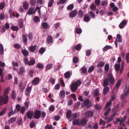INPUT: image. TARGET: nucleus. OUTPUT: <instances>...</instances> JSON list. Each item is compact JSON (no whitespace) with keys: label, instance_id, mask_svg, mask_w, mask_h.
<instances>
[{"label":"nucleus","instance_id":"1","mask_svg":"<svg viewBox=\"0 0 129 129\" xmlns=\"http://www.w3.org/2000/svg\"><path fill=\"white\" fill-rule=\"evenodd\" d=\"M81 83V81L79 80H78L76 82L73 83L71 85V91L73 92H75Z\"/></svg>","mask_w":129,"mask_h":129},{"label":"nucleus","instance_id":"2","mask_svg":"<svg viewBox=\"0 0 129 129\" xmlns=\"http://www.w3.org/2000/svg\"><path fill=\"white\" fill-rule=\"evenodd\" d=\"M9 100L8 97L7 95L3 94L0 96V106L8 103Z\"/></svg>","mask_w":129,"mask_h":129},{"label":"nucleus","instance_id":"3","mask_svg":"<svg viewBox=\"0 0 129 129\" xmlns=\"http://www.w3.org/2000/svg\"><path fill=\"white\" fill-rule=\"evenodd\" d=\"M108 78L110 83L111 84H113L115 82V79L112 74L111 73H109L108 74Z\"/></svg>","mask_w":129,"mask_h":129},{"label":"nucleus","instance_id":"4","mask_svg":"<svg viewBox=\"0 0 129 129\" xmlns=\"http://www.w3.org/2000/svg\"><path fill=\"white\" fill-rule=\"evenodd\" d=\"M81 48V45L79 44L77 45L76 46H73L71 48V49L73 51H75L76 50H80Z\"/></svg>","mask_w":129,"mask_h":129},{"label":"nucleus","instance_id":"5","mask_svg":"<svg viewBox=\"0 0 129 129\" xmlns=\"http://www.w3.org/2000/svg\"><path fill=\"white\" fill-rule=\"evenodd\" d=\"M26 116L28 119H31L33 115V112L32 111L29 110L26 112Z\"/></svg>","mask_w":129,"mask_h":129},{"label":"nucleus","instance_id":"6","mask_svg":"<svg viewBox=\"0 0 129 129\" xmlns=\"http://www.w3.org/2000/svg\"><path fill=\"white\" fill-rule=\"evenodd\" d=\"M41 113L40 111L36 110L35 112L34 115V118L36 119H39L41 117Z\"/></svg>","mask_w":129,"mask_h":129},{"label":"nucleus","instance_id":"7","mask_svg":"<svg viewBox=\"0 0 129 129\" xmlns=\"http://www.w3.org/2000/svg\"><path fill=\"white\" fill-rule=\"evenodd\" d=\"M53 39L52 37L50 35H48L46 39V42L47 44H50L53 42Z\"/></svg>","mask_w":129,"mask_h":129},{"label":"nucleus","instance_id":"8","mask_svg":"<svg viewBox=\"0 0 129 129\" xmlns=\"http://www.w3.org/2000/svg\"><path fill=\"white\" fill-rule=\"evenodd\" d=\"M93 115V112L91 111L87 112L85 114V116L87 117H92Z\"/></svg>","mask_w":129,"mask_h":129},{"label":"nucleus","instance_id":"9","mask_svg":"<svg viewBox=\"0 0 129 129\" xmlns=\"http://www.w3.org/2000/svg\"><path fill=\"white\" fill-rule=\"evenodd\" d=\"M77 13V10H74L72 11L70 13L69 16L72 18L74 17L76 15Z\"/></svg>","mask_w":129,"mask_h":129},{"label":"nucleus","instance_id":"10","mask_svg":"<svg viewBox=\"0 0 129 129\" xmlns=\"http://www.w3.org/2000/svg\"><path fill=\"white\" fill-rule=\"evenodd\" d=\"M80 125L82 126H83L86 124L87 122V119L86 118H84L82 119L80 121Z\"/></svg>","mask_w":129,"mask_h":129},{"label":"nucleus","instance_id":"11","mask_svg":"<svg viewBox=\"0 0 129 129\" xmlns=\"http://www.w3.org/2000/svg\"><path fill=\"white\" fill-rule=\"evenodd\" d=\"M90 102L89 100L88 99H86L83 102L84 105H87V108H89L91 106V104H89Z\"/></svg>","mask_w":129,"mask_h":129},{"label":"nucleus","instance_id":"12","mask_svg":"<svg viewBox=\"0 0 129 129\" xmlns=\"http://www.w3.org/2000/svg\"><path fill=\"white\" fill-rule=\"evenodd\" d=\"M39 80L40 79L39 77H36L32 81V83L34 85H37L39 83Z\"/></svg>","mask_w":129,"mask_h":129},{"label":"nucleus","instance_id":"13","mask_svg":"<svg viewBox=\"0 0 129 129\" xmlns=\"http://www.w3.org/2000/svg\"><path fill=\"white\" fill-rule=\"evenodd\" d=\"M72 124L74 125H80V122L79 119H74L73 121Z\"/></svg>","mask_w":129,"mask_h":129},{"label":"nucleus","instance_id":"14","mask_svg":"<svg viewBox=\"0 0 129 129\" xmlns=\"http://www.w3.org/2000/svg\"><path fill=\"white\" fill-rule=\"evenodd\" d=\"M2 74L3 70L0 68V82H4L3 79L4 75Z\"/></svg>","mask_w":129,"mask_h":129},{"label":"nucleus","instance_id":"15","mask_svg":"<svg viewBox=\"0 0 129 129\" xmlns=\"http://www.w3.org/2000/svg\"><path fill=\"white\" fill-rule=\"evenodd\" d=\"M126 23V21L125 20H123L119 25V28H123L124 27V25Z\"/></svg>","mask_w":129,"mask_h":129},{"label":"nucleus","instance_id":"16","mask_svg":"<svg viewBox=\"0 0 129 129\" xmlns=\"http://www.w3.org/2000/svg\"><path fill=\"white\" fill-rule=\"evenodd\" d=\"M34 9L35 8H30L27 12V14L29 15L32 14Z\"/></svg>","mask_w":129,"mask_h":129},{"label":"nucleus","instance_id":"17","mask_svg":"<svg viewBox=\"0 0 129 129\" xmlns=\"http://www.w3.org/2000/svg\"><path fill=\"white\" fill-rule=\"evenodd\" d=\"M37 45H35L34 46H32L30 47H29V51L32 52H34L35 51L36 49Z\"/></svg>","mask_w":129,"mask_h":129},{"label":"nucleus","instance_id":"18","mask_svg":"<svg viewBox=\"0 0 129 129\" xmlns=\"http://www.w3.org/2000/svg\"><path fill=\"white\" fill-rule=\"evenodd\" d=\"M72 112L71 110H68L66 113V117L68 119H69L72 116Z\"/></svg>","mask_w":129,"mask_h":129},{"label":"nucleus","instance_id":"19","mask_svg":"<svg viewBox=\"0 0 129 129\" xmlns=\"http://www.w3.org/2000/svg\"><path fill=\"white\" fill-rule=\"evenodd\" d=\"M109 82V81L108 80V79L107 78H106L103 82V86L104 87H106L107 85H108Z\"/></svg>","mask_w":129,"mask_h":129},{"label":"nucleus","instance_id":"20","mask_svg":"<svg viewBox=\"0 0 129 129\" xmlns=\"http://www.w3.org/2000/svg\"><path fill=\"white\" fill-rule=\"evenodd\" d=\"M41 25L44 29H47L49 27V25L47 22H44L42 23Z\"/></svg>","mask_w":129,"mask_h":129},{"label":"nucleus","instance_id":"21","mask_svg":"<svg viewBox=\"0 0 129 129\" xmlns=\"http://www.w3.org/2000/svg\"><path fill=\"white\" fill-rule=\"evenodd\" d=\"M35 63V59H31L28 63V64L29 66L33 65Z\"/></svg>","mask_w":129,"mask_h":129},{"label":"nucleus","instance_id":"22","mask_svg":"<svg viewBox=\"0 0 129 129\" xmlns=\"http://www.w3.org/2000/svg\"><path fill=\"white\" fill-rule=\"evenodd\" d=\"M122 80L120 79H119L117 83L115 85V87L116 89H118L119 87L121 84Z\"/></svg>","mask_w":129,"mask_h":129},{"label":"nucleus","instance_id":"23","mask_svg":"<svg viewBox=\"0 0 129 129\" xmlns=\"http://www.w3.org/2000/svg\"><path fill=\"white\" fill-rule=\"evenodd\" d=\"M65 95V92L63 90L60 91L59 94L60 97L61 99L63 98Z\"/></svg>","mask_w":129,"mask_h":129},{"label":"nucleus","instance_id":"24","mask_svg":"<svg viewBox=\"0 0 129 129\" xmlns=\"http://www.w3.org/2000/svg\"><path fill=\"white\" fill-rule=\"evenodd\" d=\"M117 39L116 41L119 42H121L122 41L121 36L119 34H118L117 35Z\"/></svg>","mask_w":129,"mask_h":129},{"label":"nucleus","instance_id":"25","mask_svg":"<svg viewBox=\"0 0 129 129\" xmlns=\"http://www.w3.org/2000/svg\"><path fill=\"white\" fill-rule=\"evenodd\" d=\"M22 53L25 56H27L29 55V52L26 49H24L22 50Z\"/></svg>","mask_w":129,"mask_h":129},{"label":"nucleus","instance_id":"26","mask_svg":"<svg viewBox=\"0 0 129 129\" xmlns=\"http://www.w3.org/2000/svg\"><path fill=\"white\" fill-rule=\"evenodd\" d=\"M53 65L52 64H48L46 67L45 71H47L50 69L52 68Z\"/></svg>","mask_w":129,"mask_h":129},{"label":"nucleus","instance_id":"27","mask_svg":"<svg viewBox=\"0 0 129 129\" xmlns=\"http://www.w3.org/2000/svg\"><path fill=\"white\" fill-rule=\"evenodd\" d=\"M112 48V47L111 46L107 45L103 48V51H106L108 49H111Z\"/></svg>","mask_w":129,"mask_h":129},{"label":"nucleus","instance_id":"28","mask_svg":"<svg viewBox=\"0 0 129 129\" xmlns=\"http://www.w3.org/2000/svg\"><path fill=\"white\" fill-rule=\"evenodd\" d=\"M109 89V88L108 87H105L103 90V94L104 95L107 94Z\"/></svg>","mask_w":129,"mask_h":129},{"label":"nucleus","instance_id":"29","mask_svg":"<svg viewBox=\"0 0 129 129\" xmlns=\"http://www.w3.org/2000/svg\"><path fill=\"white\" fill-rule=\"evenodd\" d=\"M79 115L77 113H74L72 114V119H76V118L79 117Z\"/></svg>","mask_w":129,"mask_h":129},{"label":"nucleus","instance_id":"30","mask_svg":"<svg viewBox=\"0 0 129 129\" xmlns=\"http://www.w3.org/2000/svg\"><path fill=\"white\" fill-rule=\"evenodd\" d=\"M16 117H15L13 118H10L9 120L8 121L9 124L13 123L15 122L16 120Z\"/></svg>","mask_w":129,"mask_h":129},{"label":"nucleus","instance_id":"31","mask_svg":"<svg viewBox=\"0 0 129 129\" xmlns=\"http://www.w3.org/2000/svg\"><path fill=\"white\" fill-rule=\"evenodd\" d=\"M71 76L70 72L69 71L66 72L64 75V76L66 78H69Z\"/></svg>","mask_w":129,"mask_h":129},{"label":"nucleus","instance_id":"32","mask_svg":"<svg viewBox=\"0 0 129 129\" xmlns=\"http://www.w3.org/2000/svg\"><path fill=\"white\" fill-rule=\"evenodd\" d=\"M90 19V17L88 15L85 16L83 19L84 21L85 22H88Z\"/></svg>","mask_w":129,"mask_h":129},{"label":"nucleus","instance_id":"33","mask_svg":"<svg viewBox=\"0 0 129 129\" xmlns=\"http://www.w3.org/2000/svg\"><path fill=\"white\" fill-rule=\"evenodd\" d=\"M29 4L26 2L23 3V6L25 10L27 9L28 8Z\"/></svg>","mask_w":129,"mask_h":129},{"label":"nucleus","instance_id":"34","mask_svg":"<svg viewBox=\"0 0 129 129\" xmlns=\"http://www.w3.org/2000/svg\"><path fill=\"white\" fill-rule=\"evenodd\" d=\"M115 69L116 71H119L120 70V65L119 64H115L114 65Z\"/></svg>","mask_w":129,"mask_h":129},{"label":"nucleus","instance_id":"35","mask_svg":"<svg viewBox=\"0 0 129 129\" xmlns=\"http://www.w3.org/2000/svg\"><path fill=\"white\" fill-rule=\"evenodd\" d=\"M20 108L21 107L20 105L19 104H18L16 105L15 107V109L14 110L16 111V112L17 113L18 112L20 111Z\"/></svg>","mask_w":129,"mask_h":129},{"label":"nucleus","instance_id":"36","mask_svg":"<svg viewBox=\"0 0 129 129\" xmlns=\"http://www.w3.org/2000/svg\"><path fill=\"white\" fill-rule=\"evenodd\" d=\"M78 16L80 18H82L84 15V13L83 11L80 10L78 11Z\"/></svg>","mask_w":129,"mask_h":129},{"label":"nucleus","instance_id":"37","mask_svg":"<svg viewBox=\"0 0 129 129\" xmlns=\"http://www.w3.org/2000/svg\"><path fill=\"white\" fill-rule=\"evenodd\" d=\"M16 113V110L13 111V110H12L8 114V116L9 117H10L12 115H14V114Z\"/></svg>","mask_w":129,"mask_h":129},{"label":"nucleus","instance_id":"38","mask_svg":"<svg viewBox=\"0 0 129 129\" xmlns=\"http://www.w3.org/2000/svg\"><path fill=\"white\" fill-rule=\"evenodd\" d=\"M24 69V67H22L20 68L18 72L19 74L20 75H22L23 74Z\"/></svg>","mask_w":129,"mask_h":129},{"label":"nucleus","instance_id":"39","mask_svg":"<svg viewBox=\"0 0 129 129\" xmlns=\"http://www.w3.org/2000/svg\"><path fill=\"white\" fill-rule=\"evenodd\" d=\"M92 95L94 96H97L99 95V91L97 89H95L92 93Z\"/></svg>","mask_w":129,"mask_h":129},{"label":"nucleus","instance_id":"40","mask_svg":"<svg viewBox=\"0 0 129 129\" xmlns=\"http://www.w3.org/2000/svg\"><path fill=\"white\" fill-rule=\"evenodd\" d=\"M33 20V21L35 22H37L40 21L39 17L38 16H34Z\"/></svg>","mask_w":129,"mask_h":129},{"label":"nucleus","instance_id":"41","mask_svg":"<svg viewBox=\"0 0 129 129\" xmlns=\"http://www.w3.org/2000/svg\"><path fill=\"white\" fill-rule=\"evenodd\" d=\"M7 110V108L5 107L0 112V116H2L5 113Z\"/></svg>","mask_w":129,"mask_h":129},{"label":"nucleus","instance_id":"42","mask_svg":"<svg viewBox=\"0 0 129 129\" xmlns=\"http://www.w3.org/2000/svg\"><path fill=\"white\" fill-rule=\"evenodd\" d=\"M17 123L18 125H21L22 124V119L21 118L19 117L18 118L17 121Z\"/></svg>","mask_w":129,"mask_h":129},{"label":"nucleus","instance_id":"43","mask_svg":"<svg viewBox=\"0 0 129 129\" xmlns=\"http://www.w3.org/2000/svg\"><path fill=\"white\" fill-rule=\"evenodd\" d=\"M10 90V88L9 87H8L7 88H6L4 92V93L3 94L5 95H7V94L9 93V91Z\"/></svg>","mask_w":129,"mask_h":129},{"label":"nucleus","instance_id":"44","mask_svg":"<svg viewBox=\"0 0 129 129\" xmlns=\"http://www.w3.org/2000/svg\"><path fill=\"white\" fill-rule=\"evenodd\" d=\"M54 0H49L48 4V7H51L54 3Z\"/></svg>","mask_w":129,"mask_h":129},{"label":"nucleus","instance_id":"45","mask_svg":"<svg viewBox=\"0 0 129 129\" xmlns=\"http://www.w3.org/2000/svg\"><path fill=\"white\" fill-rule=\"evenodd\" d=\"M4 51V48L3 46L1 44H0V52L1 55H2Z\"/></svg>","mask_w":129,"mask_h":129},{"label":"nucleus","instance_id":"46","mask_svg":"<svg viewBox=\"0 0 129 129\" xmlns=\"http://www.w3.org/2000/svg\"><path fill=\"white\" fill-rule=\"evenodd\" d=\"M20 111L21 114H24L25 110V108L24 106L22 107L21 108Z\"/></svg>","mask_w":129,"mask_h":129},{"label":"nucleus","instance_id":"47","mask_svg":"<svg viewBox=\"0 0 129 129\" xmlns=\"http://www.w3.org/2000/svg\"><path fill=\"white\" fill-rule=\"evenodd\" d=\"M75 31L76 33L78 34H81L82 31L81 29L79 28H76L75 29Z\"/></svg>","mask_w":129,"mask_h":129},{"label":"nucleus","instance_id":"48","mask_svg":"<svg viewBox=\"0 0 129 129\" xmlns=\"http://www.w3.org/2000/svg\"><path fill=\"white\" fill-rule=\"evenodd\" d=\"M129 93L127 92L126 91H125L124 94H122L121 95V99H123L125 96L128 95Z\"/></svg>","mask_w":129,"mask_h":129},{"label":"nucleus","instance_id":"49","mask_svg":"<svg viewBox=\"0 0 129 129\" xmlns=\"http://www.w3.org/2000/svg\"><path fill=\"white\" fill-rule=\"evenodd\" d=\"M105 64V63L103 61L100 62L97 65V66L98 67H103Z\"/></svg>","mask_w":129,"mask_h":129},{"label":"nucleus","instance_id":"50","mask_svg":"<svg viewBox=\"0 0 129 129\" xmlns=\"http://www.w3.org/2000/svg\"><path fill=\"white\" fill-rule=\"evenodd\" d=\"M73 60L74 63H76L78 61V58L77 57H74L73 58Z\"/></svg>","mask_w":129,"mask_h":129},{"label":"nucleus","instance_id":"51","mask_svg":"<svg viewBox=\"0 0 129 129\" xmlns=\"http://www.w3.org/2000/svg\"><path fill=\"white\" fill-rule=\"evenodd\" d=\"M35 126V122L33 121H31L30 123V128H32Z\"/></svg>","mask_w":129,"mask_h":129},{"label":"nucleus","instance_id":"52","mask_svg":"<svg viewBox=\"0 0 129 129\" xmlns=\"http://www.w3.org/2000/svg\"><path fill=\"white\" fill-rule=\"evenodd\" d=\"M81 70L83 73L85 74L87 72V69L85 67H82L81 69Z\"/></svg>","mask_w":129,"mask_h":129},{"label":"nucleus","instance_id":"53","mask_svg":"<svg viewBox=\"0 0 129 129\" xmlns=\"http://www.w3.org/2000/svg\"><path fill=\"white\" fill-rule=\"evenodd\" d=\"M22 37L23 42L24 43L27 42V39L26 36L24 35H22Z\"/></svg>","mask_w":129,"mask_h":129},{"label":"nucleus","instance_id":"54","mask_svg":"<svg viewBox=\"0 0 129 129\" xmlns=\"http://www.w3.org/2000/svg\"><path fill=\"white\" fill-rule=\"evenodd\" d=\"M109 64H106L105 66V70L106 71H108L109 70Z\"/></svg>","mask_w":129,"mask_h":129},{"label":"nucleus","instance_id":"55","mask_svg":"<svg viewBox=\"0 0 129 129\" xmlns=\"http://www.w3.org/2000/svg\"><path fill=\"white\" fill-rule=\"evenodd\" d=\"M11 29L14 31H17L19 28L18 27H17L16 26H12L11 27Z\"/></svg>","mask_w":129,"mask_h":129},{"label":"nucleus","instance_id":"56","mask_svg":"<svg viewBox=\"0 0 129 129\" xmlns=\"http://www.w3.org/2000/svg\"><path fill=\"white\" fill-rule=\"evenodd\" d=\"M16 93L15 91H13L11 95V98L13 100H14L16 98Z\"/></svg>","mask_w":129,"mask_h":129},{"label":"nucleus","instance_id":"57","mask_svg":"<svg viewBox=\"0 0 129 129\" xmlns=\"http://www.w3.org/2000/svg\"><path fill=\"white\" fill-rule=\"evenodd\" d=\"M74 8V5L73 4H71L69 5L67 7V9L69 10H72Z\"/></svg>","mask_w":129,"mask_h":129},{"label":"nucleus","instance_id":"58","mask_svg":"<svg viewBox=\"0 0 129 129\" xmlns=\"http://www.w3.org/2000/svg\"><path fill=\"white\" fill-rule=\"evenodd\" d=\"M89 14L90 15L92 18H93L95 17V15L92 11H89Z\"/></svg>","mask_w":129,"mask_h":129},{"label":"nucleus","instance_id":"59","mask_svg":"<svg viewBox=\"0 0 129 129\" xmlns=\"http://www.w3.org/2000/svg\"><path fill=\"white\" fill-rule=\"evenodd\" d=\"M37 67L39 69H42L44 68L43 64L42 63H38L37 66Z\"/></svg>","mask_w":129,"mask_h":129},{"label":"nucleus","instance_id":"60","mask_svg":"<svg viewBox=\"0 0 129 129\" xmlns=\"http://www.w3.org/2000/svg\"><path fill=\"white\" fill-rule=\"evenodd\" d=\"M45 128L47 129H54L51 125H49V124L47 125L46 126H45Z\"/></svg>","mask_w":129,"mask_h":129},{"label":"nucleus","instance_id":"61","mask_svg":"<svg viewBox=\"0 0 129 129\" xmlns=\"http://www.w3.org/2000/svg\"><path fill=\"white\" fill-rule=\"evenodd\" d=\"M100 122L99 124L100 125H104L106 123V122L105 121L103 120L101 118L100 119Z\"/></svg>","mask_w":129,"mask_h":129},{"label":"nucleus","instance_id":"62","mask_svg":"<svg viewBox=\"0 0 129 129\" xmlns=\"http://www.w3.org/2000/svg\"><path fill=\"white\" fill-rule=\"evenodd\" d=\"M45 49L43 47H42L40 49L39 51V53L41 54H42L45 51Z\"/></svg>","mask_w":129,"mask_h":129},{"label":"nucleus","instance_id":"63","mask_svg":"<svg viewBox=\"0 0 129 129\" xmlns=\"http://www.w3.org/2000/svg\"><path fill=\"white\" fill-rule=\"evenodd\" d=\"M14 47L16 49H19L21 48V46L18 44H16L14 45Z\"/></svg>","mask_w":129,"mask_h":129},{"label":"nucleus","instance_id":"64","mask_svg":"<svg viewBox=\"0 0 129 129\" xmlns=\"http://www.w3.org/2000/svg\"><path fill=\"white\" fill-rule=\"evenodd\" d=\"M49 81L52 84H54L55 82V79L52 77H50V78Z\"/></svg>","mask_w":129,"mask_h":129}]
</instances>
